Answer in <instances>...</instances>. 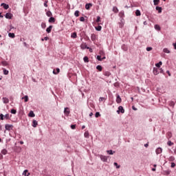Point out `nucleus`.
Masks as SVG:
<instances>
[{"label": "nucleus", "instance_id": "f257e3e1", "mask_svg": "<svg viewBox=\"0 0 176 176\" xmlns=\"http://www.w3.org/2000/svg\"><path fill=\"white\" fill-rule=\"evenodd\" d=\"M5 129H6V130H7V131H10V130H13V125L6 124L5 125Z\"/></svg>", "mask_w": 176, "mask_h": 176}, {"label": "nucleus", "instance_id": "f03ea898", "mask_svg": "<svg viewBox=\"0 0 176 176\" xmlns=\"http://www.w3.org/2000/svg\"><path fill=\"white\" fill-rule=\"evenodd\" d=\"M117 113H124V109L122 106L118 107V110H117Z\"/></svg>", "mask_w": 176, "mask_h": 176}, {"label": "nucleus", "instance_id": "7ed1b4c3", "mask_svg": "<svg viewBox=\"0 0 176 176\" xmlns=\"http://www.w3.org/2000/svg\"><path fill=\"white\" fill-rule=\"evenodd\" d=\"M100 158L102 160V162H108V157L105 155H100Z\"/></svg>", "mask_w": 176, "mask_h": 176}, {"label": "nucleus", "instance_id": "20e7f679", "mask_svg": "<svg viewBox=\"0 0 176 176\" xmlns=\"http://www.w3.org/2000/svg\"><path fill=\"white\" fill-rule=\"evenodd\" d=\"M64 113H65V116H69V113H71V111H69V108L65 107L64 109Z\"/></svg>", "mask_w": 176, "mask_h": 176}, {"label": "nucleus", "instance_id": "39448f33", "mask_svg": "<svg viewBox=\"0 0 176 176\" xmlns=\"http://www.w3.org/2000/svg\"><path fill=\"white\" fill-rule=\"evenodd\" d=\"M120 28H123V26L124 25V19L122 18L120 20V22L118 23Z\"/></svg>", "mask_w": 176, "mask_h": 176}, {"label": "nucleus", "instance_id": "423d86ee", "mask_svg": "<svg viewBox=\"0 0 176 176\" xmlns=\"http://www.w3.org/2000/svg\"><path fill=\"white\" fill-rule=\"evenodd\" d=\"M6 19H8L9 20L12 19V17H13V14L12 13L7 12L5 15Z\"/></svg>", "mask_w": 176, "mask_h": 176}, {"label": "nucleus", "instance_id": "0eeeda50", "mask_svg": "<svg viewBox=\"0 0 176 176\" xmlns=\"http://www.w3.org/2000/svg\"><path fill=\"white\" fill-rule=\"evenodd\" d=\"M162 152H163V148H162L161 147H158L155 150L156 155H160V153H162Z\"/></svg>", "mask_w": 176, "mask_h": 176}, {"label": "nucleus", "instance_id": "6e6552de", "mask_svg": "<svg viewBox=\"0 0 176 176\" xmlns=\"http://www.w3.org/2000/svg\"><path fill=\"white\" fill-rule=\"evenodd\" d=\"M91 6H93V3H87V4L85 5V9H86L87 10H90V8H91Z\"/></svg>", "mask_w": 176, "mask_h": 176}, {"label": "nucleus", "instance_id": "1a4fd4ad", "mask_svg": "<svg viewBox=\"0 0 176 176\" xmlns=\"http://www.w3.org/2000/svg\"><path fill=\"white\" fill-rule=\"evenodd\" d=\"M116 102L117 104H120L122 102V98H120V96L117 95L116 96Z\"/></svg>", "mask_w": 176, "mask_h": 176}, {"label": "nucleus", "instance_id": "9d476101", "mask_svg": "<svg viewBox=\"0 0 176 176\" xmlns=\"http://www.w3.org/2000/svg\"><path fill=\"white\" fill-rule=\"evenodd\" d=\"M153 75H159V69L157 67H153Z\"/></svg>", "mask_w": 176, "mask_h": 176}, {"label": "nucleus", "instance_id": "9b49d317", "mask_svg": "<svg viewBox=\"0 0 176 176\" xmlns=\"http://www.w3.org/2000/svg\"><path fill=\"white\" fill-rule=\"evenodd\" d=\"M1 6H3V8L6 10H8V9H9V5L6 4L5 3H1Z\"/></svg>", "mask_w": 176, "mask_h": 176}, {"label": "nucleus", "instance_id": "f8f14e48", "mask_svg": "<svg viewBox=\"0 0 176 176\" xmlns=\"http://www.w3.org/2000/svg\"><path fill=\"white\" fill-rule=\"evenodd\" d=\"M52 28H53V25H50L47 29H46V32L47 34H50L52 32Z\"/></svg>", "mask_w": 176, "mask_h": 176}, {"label": "nucleus", "instance_id": "ddd939ff", "mask_svg": "<svg viewBox=\"0 0 176 176\" xmlns=\"http://www.w3.org/2000/svg\"><path fill=\"white\" fill-rule=\"evenodd\" d=\"M23 175L24 176H30V173H28V170L25 169L23 172Z\"/></svg>", "mask_w": 176, "mask_h": 176}, {"label": "nucleus", "instance_id": "4468645a", "mask_svg": "<svg viewBox=\"0 0 176 176\" xmlns=\"http://www.w3.org/2000/svg\"><path fill=\"white\" fill-rule=\"evenodd\" d=\"M3 104H9V98H3Z\"/></svg>", "mask_w": 176, "mask_h": 176}, {"label": "nucleus", "instance_id": "2eb2a0df", "mask_svg": "<svg viewBox=\"0 0 176 176\" xmlns=\"http://www.w3.org/2000/svg\"><path fill=\"white\" fill-rule=\"evenodd\" d=\"M28 116L30 118H35V113H34V111H30L29 114H28Z\"/></svg>", "mask_w": 176, "mask_h": 176}, {"label": "nucleus", "instance_id": "dca6fc26", "mask_svg": "<svg viewBox=\"0 0 176 176\" xmlns=\"http://www.w3.org/2000/svg\"><path fill=\"white\" fill-rule=\"evenodd\" d=\"M49 23H55L56 22V19H54V17L51 16L49 20H48Z\"/></svg>", "mask_w": 176, "mask_h": 176}, {"label": "nucleus", "instance_id": "f3484780", "mask_svg": "<svg viewBox=\"0 0 176 176\" xmlns=\"http://www.w3.org/2000/svg\"><path fill=\"white\" fill-rule=\"evenodd\" d=\"M121 48L122 50H124V52H127V50H128L127 45H126L124 44L122 45Z\"/></svg>", "mask_w": 176, "mask_h": 176}, {"label": "nucleus", "instance_id": "a211bd4d", "mask_svg": "<svg viewBox=\"0 0 176 176\" xmlns=\"http://www.w3.org/2000/svg\"><path fill=\"white\" fill-rule=\"evenodd\" d=\"M38 126V121L34 120L32 121V127H36Z\"/></svg>", "mask_w": 176, "mask_h": 176}, {"label": "nucleus", "instance_id": "6ab92c4d", "mask_svg": "<svg viewBox=\"0 0 176 176\" xmlns=\"http://www.w3.org/2000/svg\"><path fill=\"white\" fill-rule=\"evenodd\" d=\"M59 73H60V69L59 68H56V70L53 71V74L54 75H57V74H59Z\"/></svg>", "mask_w": 176, "mask_h": 176}, {"label": "nucleus", "instance_id": "aec40b11", "mask_svg": "<svg viewBox=\"0 0 176 176\" xmlns=\"http://www.w3.org/2000/svg\"><path fill=\"white\" fill-rule=\"evenodd\" d=\"M119 16L121 18V19H123V17H124V11H121L120 13H119Z\"/></svg>", "mask_w": 176, "mask_h": 176}, {"label": "nucleus", "instance_id": "412c9836", "mask_svg": "<svg viewBox=\"0 0 176 176\" xmlns=\"http://www.w3.org/2000/svg\"><path fill=\"white\" fill-rule=\"evenodd\" d=\"M77 36H78V34L75 32L72 33L71 35V38H73V39H75L76 38H77Z\"/></svg>", "mask_w": 176, "mask_h": 176}, {"label": "nucleus", "instance_id": "4be33fe9", "mask_svg": "<svg viewBox=\"0 0 176 176\" xmlns=\"http://www.w3.org/2000/svg\"><path fill=\"white\" fill-rule=\"evenodd\" d=\"M9 38H12V39L16 37V35H14V33H8Z\"/></svg>", "mask_w": 176, "mask_h": 176}, {"label": "nucleus", "instance_id": "5701e85b", "mask_svg": "<svg viewBox=\"0 0 176 176\" xmlns=\"http://www.w3.org/2000/svg\"><path fill=\"white\" fill-rule=\"evenodd\" d=\"M162 64H163V63L162 61H160L159 63L155 64V67H157V68H160V67H162Z\"/></svg>", "mask_w": 176, "mask_h": 176}, {"label": "nucleus", "instance_id": "b1692460", "mask_svg": "<svg viewBox=\"0 0 176 176\" xmlns=\"http://www.w3.org/2000/svg\"><path fill=\"white\" fill-rule=\"evenodd\" d=\"M96 69H98V71H100V72H101V71H102V66L98 65L96 66Z\"/></svg>", "mask_w": 176, "mask_h": 176}, {"label": "nucleus", "instance_id": "393cba45", "mask_svg": "<svg viewBox=\"0 0 176 176\" xmlns=\"http://www.w3.org/2000/svg\"><path fill=\"white\" fill-rule=\"evenodd\" d=\"M113 12H114V13H118L119 10L118 9V8L116 6H114V7H113Z\"/></svg>", "mask_w": 176, "mask_h": 176}, {"label": "nucleus", "instance_id": "a878e982", "mask_svg": "<svg viewBox=\"0 0 176 176\" xmlns=\"http://www.w3.org/2000/svg\"><path fill=\"white\" fill-rule=\"evenodd\" d=\"M95 30L96 31H101V30H102V27H101V25H98L97 27H95Z\"/></svg>", "mask_w": 176, "mask_h": 176}, {"label": "nucleus", "instance_id": "bb28decb", "mask_svg": "<svg viewBox=\"0 0 176 176\" xmlns=\"http://www.w3.org/2000/svg\"><path fill=\"white\" fill-rule=\"evenodd\" d=\"M107 153H108V155H113V153H115V151L112 150H107Z\"/></svg>", "mask_w": 176, "mask_h": 176}, {"label": "nucleus", "instance_id": "cd10ccee", "mask_svg": "<svg viewBox=\"0 0 176 176\" xmlns=\"http://www.w3.org/2000/svg\"><path fill=\"white\" fill-rule=\"evenodd\" d=\"M155 10L158 11V13H162V7L157 6Z\"/></svg>", "mask_w": 176, "mask_h": 176}, {"label": "nucleus", "instance_id": "c85d7f7f", "mask_svg": "<svg viewBox=\"0 0 176 176\" xmlns=\"http://www.w3.org/2000/svg\"><path fill=\"white\" fill-rule=\"evenodd\" d=\"M135 16H141V11L140 10H136Z\"/></svg>", "mask_w": 176, "mask_h": 176}, {"label": "nucleus", "instance_id": "c756f323", "mask_svg": "<svg viewBox=\"0 0 176 176\" xmlns=\"http://www.w3.org/2000/svg\"><path fill=\"white\" fill-rule=\"evenodd\" d=\"M22 100H25V102H28V96H25L22 98Z\"/></svg>", "mask_w": 176, "mask_h": 176}, {"label": "nucleus", "instance_id": "7c9ffc66", "mask_svg": "<svg viewBox=\"0 0 176 176\" xmlns=\"http://www.w3.org/2000/svg\"><path fill=\"white\" fill-rule=\"evenodd\" d=\"M10 112L13 115H16V113H17V111L16 109H11Z\"/></svg>", "mask_w": 176, "mask_h": 176}, {"label": "nucleus", "instance_id": "2f4dec72", "mask_svg": "<svg viewBox=\"0 0 176 176\" xmlns=\"http://www.w3.org/2000/svg\"><path fill=\"white\" fill-rule=\"evenodd\" d=\"M169 162H174V160H175V157H174V156H170L168 158Z\"/></svg>", "mask_w": 176, "mask_h": 176}, {"label": "nucleus", "instance_id": "473e14b6", "mask_svg": "<svg viewBox=\"0 0 176 176\" xmlns=\"http://www.w3.org/2000/svg\"><path fill=\"white\" fill-rule=\"evenodd\" d=\"M154 28L157 31H160V26L159 25H155Z\"/></svg>", "mask_w": 176, "mask_h": 176}, {"label": "nucleus", "instance_id": "72a5a7b5", "mask_svg": "<svg viewBox=\"0 0 176 176\" xmlns=\"http://www.w3.org/2000/svg\"><path fill=\"white\" fill-rule=\"evenodd\" d=\"M74 16L76 17H79V10H76L74 12Z\"/></svg>", "mask_w": 176, "mask_h": 176}, {"label": "nucleus", "instance_id": "f704fd0d", "mask_svg": "<svg viewBox=\"0 0 176 176\" xmlns=\"http://www.w3.org/2000/svg\"><path fill=\"white\" fill-rule=\"evenodd\" d=\"M160 2V0H153V3L155 6L159 5Z\"/></svg>", "mask_w": 176, "mask_h": 176}, {"label": "nucleus", "instance_id": "c9c22d12", "mask_svg": "<svg viewBox=\"0 0 176 176\" xmlns=\"http://www.w3.org/2000/svg\"><path fill=\"white\" fill-rule=\"evenodd\" d=\"M163 52H164V53L170 54V50L168 49H167V48H164L163 50Z\"/></svg>", "mask_w": 176, "mask_h": 176}, {"label": "nucleus", "instance_id": "e433bc0d", "mask_svg": "<svg viewBox=\"0 0 176 176\" xmlns=\"http://www.w3.org/2000/svg\"><path fill=\"white\" fill-rule=\"evenodd\" d=\"M1 153L3 154V155H6L7 153H8V150H6V149H3L2 151H1Z\"/></svg>", "mask_w": 176, "mask_h": 176}, {"label": "nucleus", "instance_id": "4c0bfd02", "mask_svg": "<svg viewBox=\"0 0 176 176\" xmlns=\"http://www.w3.org/2000/svg\"><path fill=\"white\" fill-rule=\"evenodd\" d=\"M84 136H85V138H89V132H88V131H86V132L84 133Z\"/></svg>", "mask_w": 176, "mask_h": 176}, {"label": "nucleus", "instance_id": "58836bf2", "mask_svg": "<svg viewBox=\"0 0 176 176\" xmlns=\"http://www.w3.org/2000/svg\"><path fill=\"white\" fill-rule=\"evenodd\" d=\"M1 64H2V65H3V67H7V65H8V63H7L6 60L2 61V62H1Z\"/></svg>", "mask_w": 176, "mask_h": 176}, {"label": "nucleus", "instance_id": "ea45409f", "mask_svg": "<svg viewBox=\"0 0 176 176\" xmlns=\"http://www.w3.org/2000/svg\"><path fill=\"white\" fill-rule=\"evenodd\" d=\"M113 164L116 168H120V165L118 164V162H114Z\"/></svg>", "mask_w": 176, "mask_h": 176}, {"label": "nucleus", "instance_id": "a19ab883", "mask_svg": "<svg viewBox=\"0 0 176 176\" xmlns=\"http://www.w3.org/2000/svg\"><path fill=\"white\" fill-rule=\"evenodd\" d=\"M83 60H84V61H85V63H89V57L85 56V57L83 58Z\"/></svg>", "mask_w": 176, "mask_h": 176}, {"label": "nucleus", "instance_id": "79ce46f5", "mask_svg": "<svg viewBox=\"0 0 176 176\" xmlns=\"http://www.w3.org/2000/svg\"><path fill=\"white\" fill-rule=\"evenodd\" d=\"M41 28L45 30L46 28V23H41Z\"/></svg>", "mask_w": 176, "mask_h": 176}, {"label": "nucleus", "instance_id": "37998d69", "mask_svg": "<svg viewBox=\"0 0 176 176\" xmlns=\"http://www.w3.org/2000/svg\"><path fill=\"white\" fill-rule=\"evenodd\" d=\"M97 60L98 61H102V59L101 58V55H98L97 57H96Z\"/></svg>", "mask_w": 176, "mask_h": 176}, {"label": "nucleus", "instance_id": "c03bdc74", "mask_svg": "<svg viewBox=\"0 0 176 176\" xmlns=\"http://www.w3.org/2000/svg\"><path fill=\"white\" fill-rule=\"evenodd\" d=\"M167 145H168V146H171L172 145H174V143L169 140L167 142Z\"/></svg>", "mask_w": 176, "mask_h": 176}, {"label": "nucleus", "instance_id": "a18cd8bd", "mask_svg": "<svg viewBox=\"0 0 176 176\" xmlns=\"http://www.w3.org/2000/svg\"><path fill=\"white\" fill-rule=\"evenodd\" d=\"M167 135L168 138H171V137H173V133L171 132H168Z\"/></svg>", "mask_w": 176, "mask_h": 176}, {"label": "nucleus", "instance_id": "49530a36", "mask_svg": "<svg viewBox=\"0 0 176 176\" xmlns=\"http://www.w3.org/2000/svg\"><path fill=\"white\" fill-rule=\"evenodd\" d=\"M100 116H101V114H100V112H96L95 113V117L96 118H100Z\"/></svg>", "mask_w": 176, "mask_h": 176}, {"label": "nucleus", "instance_id": "de8ad7c7", "mask_svg": "<svg viewBox=\"0 0 176 176\" xmlns=\"http://www.w3.org/2000/svg\"><path fill=\"white\" fill-rule=\"evenodd\" d=\"M70 127L72 130H75L76 129V124H72Z\"/></svg>", "mask_w": 176, "mask_h": 176}, {"label": "nucleus", "instance_id": "09e8293b", "mask_svg": "<svg viewBox=\"0 0 176 176\" xmlns=\"http://www.w3.org/2000/svg\"><path fill=\"white\" fill-rule=\"evenodd\" d=\"M96 23H100L101 21V17L100 16H97V19L96 20Z\"/></svg>", "mask_w": 176, "mask_h": 176}, {"label": "nucleus", "instance_id": "8fccbe9b", "mask_svg": "<svg viewBox=\"0 0 176 176\" xmlns=\"http://www.w3.org/2000/svg\"><path fill=\"white\" fill-rule=\"evenodd\" d=\"M3 119H5V116H3V113H1V114H0V120H3Z\"/></svg>", "mask_w": 176, "mask_h": 176}, {"label": "nucleus", "instance_id": "3c124183", "mask_svg": "<svg viewBox=\"0 0 176 176\" xmlns=\"http://www.w3.org/2000/svg\"><path fill=\"white\" fill-rule=\"evenodd\" d=\"M91 41H94L96 39V34H91Z\"/></svg>", "mask_w": 176, "mask_h": 176}, {"label": "nucleus", "instance_id": "603ef678", "mask_svg": "<svg viewBox=\"0 0 176 176\" xmlns=\"http://www.w3.org/2000/svg\"><path fill=\"white\" fill-rule=\"evenodd\" d=\"M153 48H152V47H147L146 48V50L147 51V52H151V50H152Z\"/></svg>", "mask_w": 176, "mask_h": 176}, {"label": "nucleus", "instance_id": "864d4df0", "mask_svg": "<svg viewBox=\"0 0 176 176\" xmlns=\"http://www.w3.org/2000/svg\"><path fill=\"white\" fill-rule=\"evenodd\" d=\"M3 74H4V75H8L9 74V71L4 69Z\"/></svg>", "mask_w": 176, "mask_h": 176}, {"label": "nucleus", "instance_id": "5fc2aeb1", "mask_svg": "<svg viewBox=\"0 0 176 176\" xmlns=\"http://www.w3.org/2000/svg\"><path fill=\"white\" fill-rule=\"evenodd\" d=\"M104 75H105V76H111V73L109 72H106L104 73Z\"/></svg>", "mask_w": 176, "mask_h": 176}, {"label": "nucleus", "instance_id": "6e6d98bb", "mask_svg": "<svg viewBox=\"0 0 176 176\" xmlns=\"http://www.w3.org/2000/svg\"><path fill=\"white\" fill-rule=\"evenodd\" d=\"M46 14H47V16L48 17H50V16H52V12L48 11V12L46 13Z\"/></svg>", "mask_w": 176, "mask_h": 176}, {"label": "nucleus", "instance_id": "4d7b16f0", "mask_svg": "<svg viewBox=\"0 0 176 176\" xmlns=\"http://www.w3.org/2000/svg\"><path fill=\"white\" fill-rule=\"evenodd\" d=\"M48 39H49V37L45 36L44 37V38H41V41L43 42V41H48Z\"/></svg>", "mask_w": 176, "mask_h": 176}, {"label": "nucleus", "instance_id": "13d9d810", "mask_svg": "<svg viewBox=\"0 0 176 176\" xmlns=\"http://www.w3.org/2000/svg\"><path fill=\"white\" fill-rule=\"evenodd\" d=\"M170 167H172V168H174V167H175V163L172 162L171 165H170Z\"/></svg>", "mask_w": 176, "mask_h": 176}, {"label": "nucleus", "instance_id": "bf43d9fd", "mask_svg": "<svg viewBox=\"0 0 176 176\" xmlns=\"http://www.w3.org/2000/svg\"><path fill=\"white\" fill-rule=\"evenodd\" d=\"M4 118H6V119H9V114L8 113H7V114H6L5 116H4Z\"/></svg>", "mask_w": 176, "mask_h": 176}, {"label": "nucleus", "instance_id": "052dcab7", "mask_svg": "<svg viewBox=\"0 0 176 176\" xmlns=\"http://www.w3.org/2000/svg\"><path fill=\"white\" fill-rule=\"evenodd\" d=\"M80 21H82V22L85 21V17L83 16L80 17Z\"/></svg>", "mask_w": 176, "mask_h": 176}, {"label": "nucleus", "instance_id": "680f3d73", "mask_svg": "<svg viewBox=\"0 0 176 176\" xmlns=\"http://www.w3.org/2000/svg\"><path fill=\"white\" fill-rule=\"evenodd\" d=\"M99 101L101 102H102V101H104V98L103 97H100V98H99Z\"/></svg>", "mask_w": 176, "mask_h": 176}, {"label": "nucleus", "instance_id": "e2e57ef3", "mask_svg": "<svg viewBox=\"0 0 176 176\" xmlns=\"http://www.w3.org/2000/svg\"><path fill=\"white\" fill-rule=\"evenodd\" d=\"M173 46L175 50H176V43H173Z\"/></svg>", "mask_w": 176, "mask_h": 176}, {"label": "nucleus", "instance_id": "0e129e2a", "mask_svg": "<svg viewBox=\"0 0 176 176\" xmlns=\"http://www.w3.org/2000/svg\"><path fill=\"white\" fill-rule=\"evenodd\" d=\"M100 56H104V51H100Z\"/></svg>", "mask_w": 176, "mask_h": 176}, {"label": "nucleus", "instance_id": "69168bd1", "mask_svg": "<svg viewBox=\"0 0 176 176\" xmlns=\"http://www.w3.org/2000/svg\"><path fill=\"white\" fill-rule=\"evenodd\" d=\"M166 74H168V76H171V74L170 73V71L167 70Z\"/></svg>", "mask_w": 176, "mask_h": 176}, {"label": "nucleus", "instance_id": "338daca9", "mask_svg": "<svg viewBox=\"0 0 176 176\" xmlns=\"http://www.w3.org/2000/svg\"><path fill=\"white\" fill-rule=\"evenodd\" d=\"M44 6H45V8H47V1H45L44 3Z\"/></svg>", "mask_w": 176, "mask_h": 176}, {"label": "nucleus", "instance_id": "774afa93", "mask_svg": "<svg viewBox=\"0 0 176 176\" xmlns=\"http://www.w3.org/2000/svg\"><path fill=\"white\" fill-rule=\"evenodd\" d=\"M132 109L133 111H137V108L135 107H134V106L132 107Z\"/></svg>", "mask_w": 176, "mask_h": 176}]
</instances>
